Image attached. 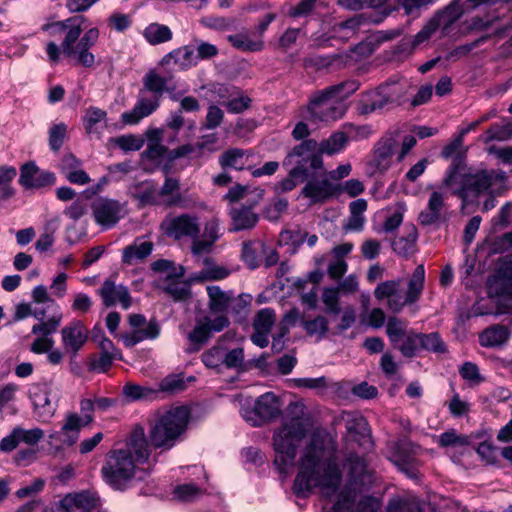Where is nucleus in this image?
Masks as SVG:
<instances>
[{
  "label": "nucleus",
  "instance_id": "f257e3e1",
  "mask_svg": "<svg viewBox=\"0 0 512 512\" xmlns=\"http://www.w3.org/2000/svg\"><path fill=\"white\" fill-rule=\"evenodd\" d=\"M337 447L327 433H315L301 450L297 461L298 472L293 490L298 496H307L318 488L325 496L337 492L342 472L337 463Z\"/></svg>",
  "mask_w": 512,
  "mask_h": 512
},
{
  "label": "nucleus",
  "instance_id": "f03ea898",
  "mask_svg": "<svg viewBox=\"0 0 512 512\" xmlns=\"http://www.w3.org/2000/svg\"><path fill=\"white\" fill-rule=\"evenodd\" d=\"M150 455L149 443L142 427H135L123 448L115 449L107 454L101 473L104 480L117 490H123L135 479H141L140 465Z\"/></svg>",
  "mask_w": 512,
  "mask_h": 512
},
{
  "label": "nucleus",
  "instance_id": "7ed1b4c3",
  "mask_svg": "<svg viewBox=\"0 0 512 512\" xmlns=\"http://www.w3.org/2000/svg\"><path fill=\"white\" fill-rule=\"evenodd\" d=\"M83 23V17L74 16L46 23L41 29L52 37L64 35L61 42L63 54L75 65L92 68L96 64V56L91 49L98 42L100 32L97 28H90L81 36Z\"/></svg>",
  "mask_w": 512,
  "mask_h": 512
},
{
  "label": "nucleus",
  "instance_id": "20e7f679",
  "mask_svg": "<svg viewBox=\"0 0 512 512\" xmlns=\"http://www.w3.org/2000/svg\"><path fill=\"white\" fill-rule=\"evenodd\" d=\"M504 176L495 170L477 169L461 172L458 167H450L441 188L453 189L464 201L480 195L492 194L494 187L502 184Z\"/></svg>",
  "mask_w": 512,
  "mask_h": 512
},
{
  "label": "nucleus",
  "instance_id": "39448f33",
  "mask_svg": "<svg viewBox=\"0 0 512 512\" xmlns=\"http://www.w3.org/2000/svg\"><path fill=\"white\" fill-rule=\"evenodd\" d=\"M359 85L357 80H347L315 93L309 101L308 118L321 122L341 119L346 113V106L341 100L357 91Z\"/></svg>",
  "mask_w": 512,
  "mask_h": 512
},
{
  "label": "nucleus",
  "instance_id": "423d86ee",
  "mask_svg": "<svg viewBox=\"0 0 512 512\" xmlns=\"http://www.w3.org/2000/svg\"><path fill=\"white\" fill-rule=\"evenodd\" d=\"M190 420L185 406L171 407L160 415L149 431L151 446L164 451L172 449L184 436Z\"/></svg>",
  "mask_w": 512,
  "mask_h": 512
},
{
  "label": "nucleus",
  "instance_id": "0eeeda50",
  "mask_svg": "<svg viewBox=\"0 0 512 512\" xmlns=\"http://www.w3.org/2000/svg\"><path fill=\"white\" fill-rule=\"evenodd\" d=\"M401 279L387 280L377 285L374 296L377 300H386L387 308L394 312H400L404 306L417 302L423 292L425 283V268L418 265L412 273L407 284L404 296L400 293Z\"/></svg>",
  "mask_w": 512,
  "mask_h": 512
},
{
  "label": "nucleus",
  "instance_id": "6e6552de",
  "mask_svg": "<svg viewBox=\"0 0 512 512\" xmlns=\"http://www.w3.org/2000/svg\"><path fill=\"white\" fill-rule=\"evenodd\" d=\"M307 429L303 421L293 418L286 422L273 436L274 465L281 473H287L294 465L297 444L305 437Z\"/></svg>",
  "mask_w": 512,
  "mask_h": 512
},
{
  "label": "nucleus",
  "instance_id": "1a4fd4ad",
  "mask_svg": "<svg viewBox=\"0 0 512 512\" xmlns=\"http://www.w3.org/2000/svg\"><path fill=\"white\" fill-rule=\"evenodd\" d=\"M239 412L243 419L252 426H260L281 413L279 398L272 392H267L253 400L250 396L238 395Z\"/></svg>",
  "mask_w": 512,
  "mask_h": 512
},
{
  "label": "nucleus",
  "instance_id": "9d476101",
  "mask_svg": "<svg viewBox=\"0 0 512 512\" xmlns=\"http://www.w3.org/2000/svg\"><path fill=\"white\" fill-rule=\"evenodd\" d=\"M317 147L316 140H304L286 156L283 165L291 167V169H298L300 170L299 173L307 176L308 167L314 170L322 167L323 161L321 156L317 154Z\"/></svg>",
  "mask_w": 512,
  "mask_h": 512
},
{
  "label": "nucleus",
  "instance_id": "9b49d317",
  "mask_svg": "<svg viewBox=\"0 0 512 512\" xmlns=\"http://www.w3.org/2000/svg\"><path fill=\"white\" fill-rule=\"evenodd\" d=\"M229 319L221 314L214 319L204 317L198 320L193 330L188 334V339L191 342V347L188 352H196L200 349L201 345L205 344L212 336L213 333L221 332L228 327Z\"/></svg>",
  "mask_w": 512,
  "mask_h": 512
},
{
  "label": "nucleus",
  "instance_id": "f8f14e48",
  "mask_svg": "<svg viewBox=\"0 0 512 512\" xmlns=\"http://www.w3.org/2000/svg\"><path fill=\"white\" fill-rule=\"evenodd\" d=\"M161 228L167 236L176 240L184 237L196 238L200 233L198 217L187 213L166 217Z\"/></svg>",
  "mask_w": 512,
  "mask_h": 512
},
{
  "label": "nucleus",
  "instance_id": "ddd939ff",
  "mask_svg": "<svg viewBox=\"0 0 512 512\" xmlns=\"http://www.w3.org/2000/svg\"><path fill=\"white\" fill-rule=\"evenodd\" d=\"M51 387L48 384H33L29 389V397L34 412L40 422L47 423L54 416L57 404L50 399Z\"/></svg>",
  "mask_w": 512,
  "mask_h": 512
},
{
  "label": "nucleus",
  "instance_id": "4468645a",
  "mask_svg": "<svg viewBox=\"0 0 512 512\" xmlns=\"http://www.w3.org/2000/svg\"><path fill=\"white\" fill-rule=\"evenodd\" d=\"M95 222L105 229L111 228L123 216V205L113 199L101 198L92 206Z\"/></svg>",
  "mask_w": 512,
  "mask_h": 512
},
{
  "label": "nucleus",
  "instance_id": "2eb2a0df",
  "mask_svg": "<svg viewBox=\"0 0 512 512\" xmlns=\"http://www.w3.org/2000/svg\"><path fill=\"white\" fill-rule=\"evenodd\" d=\"M56 182L55 174L40 170L34 162H27L20 168L19 183L25 189H41Z\"/></svg>",
  "mask_w": 512,
  "mask_h": 512
},
{
  "label": "nucleus",
  "instance_id": "dca6fc26",
  "mask_svg": "<svg viewBox=\"0 0 512 512\" xmlns=\"http://www.w3.org/2000/svg\"><path fill=\"white\" fill-rule=\"evenodd\" d=\"M445 198V193L440 190L433 191L430 194L426 208L418 216L421 225H437L446 220L447 205Z\"/></svg>",
  "mask_w": 512,
  "mask_h": 512
},
{
  "label": "nucleus",
  "instance_id": "f3484780",
  "mask_svg": "<svg viewBox=\"0 0 512 512\" xmlns=\"http://www.w3.org/2000/svg\"><path fill=\"white\" fill-rule=\"evenodd\" d=\"M490 289L498 295H508L512 305V255L501 258L493 277L489 280Z\"/></svg>",
  "mask_w": 512,
  "mask_h": 512
},
{
  "label": "nucleus",
  "instance_id": "a211bd4d",
  "mask_svg": "<svg viewBox=\"0 0 512 512\" xmlns=\"http://www.w3.org/2000/svg\"><path fill=\"white\" fill-rule=\"evenodd\" d=\"M99 499L84 491L67 494L57 506V512H91L98 506Z\"/></svg>",
  "mask_w": 512,
  "mask_h": 512
},
{
  "label": "nucleus",
  "instance_id": "6ab92c4d",
  "mask_svg": "<svg viewBox=\"0 0 512 512\" xmlns=\"http://www.w3.org/2000/svg\"><path fill=\"white\" fill-rule=\"evenodd\" d=\"M61 336L64 349L76 356L88 340V330L81 321L74 320L62 328Z\"/></svg>",
  "mask_w": 512,
  "mask_h": 512
},
{
  "label": "nucleus",
  "instance_id": "aec40b11",
  "mask_svg": "<svg viewBox=\"0 0 512 512\" xmlns=\"http://www.w3.org/2000/svg\"><path fill=\"white\" fill-rule=\"evenodd\" d=\"M276 320L274 310L263 308L256 314L253 321L254 333L251 335V341L260 348L269 344V334Z\"/></svg>",
  "mask_w": 512,
  "mask_h": 512
},
{
  "label": "nucleus",
  "instance_id": "412c9836",
  "mask_svg": "<svg viewBox=\"0 0 512 512\" xmlns=\"http://www.w3.org/2000/svg\"><path fill=\"white\" fill-rule=\"evenodd\" d=\"M197 64L194 50L190 46H182L162 57L159 65L167 70L186 71Z\"/></svg>",
  "mask_w": 512,
  "mask_h": 512
},
{
  "label": "nucleus",
  "instance_id": "4be33fe9",
  "mask_svg": "<svg viewBox=\"0 0 512 512\" xmlns=\"http://www.w3.org/2000/svg\"><path fill=\"white\" fill-rule=\"evenodd\" d=\"M86 426L87 424L80 419L79 414L69 412L65 415L60 431L51 433L49 437L60 440L66 446H72L78 441L81 429Z\"/></svg>",
  "mask_w": 512,
  "mask_h": 512
},
{
  "label": "nucleus",
  "instance_id": "5701e85b",
  "mask_svg": "<svg viewBox=\"0 0 512 512\" xmlns=\"http://www.w3.org/2000/svg\"><path fill=\"white\" fill-rule=\"evenodd\" d=\"M159 206L180 207L183 209L190 207V201L184 198L180 193V182L176 178L166 177L163 185L158 189Z\"/></svg>",
  "mask_w": 512,
  "mask_h": 512
},
{
  "label": "nucleus",
  "instance_id": "b1692460",
  "mask_svg": "<svg viewBox=\"0 0 512 512\" xmlns=\"http://www.w3.org/2000/svg\"><path fill=\"white\" fill-rule=\"evenodd\" d=\"M160 106L159 97H145L141 95L130 111L121 115V121L126 125L138 124L142 119L150 116Z\"/></svg>",
  "mask_w": 512,
  "mask_h": 512
},
{
  "label": "nucleus",
  "instance_id": "393cba45",
  "mask_svg": "<svg viewBox=\"0 0 512 512\" xmlns=\"http://www.w3.org/2000/svg\"><path fill=\"white\" fill-rule=\"evenodd\" d=\"M98 292L106 307L119 303L124 309H128L131 305L127 288L123 285H117L111 280L104 281Z\"/></svg>",
  "mask_w": 512,
  "mask_h": 512
},
{
  "label": "nucleus",
  "instance_id": "a878e982",
  "mask_svg": "<svg viewBox=\"0 0 512 512\" xmlns=\"http://www.w3.org/2000/svg\"><path fill=\"white\" fill-rule=\"evenodd\" d=\"M343 420L352 440L359 442L361 445L371 443L368 423L363 416L356 412H346L343 414Z\"/></svg>",
  "mask_w": 512,
  "mask_h": 512
},
{
  "label": "nucleus",
  "instance_id": "bb28decb",
  "mask_svg": "<svg viewBox=\"0 0 512 512\" xmlns=\"http://www.w3.org/2000/svg\"><path fill=\"white\" fill-rule=\"evenodd\" d=\"M337 192L334 186L327 178L321 180L312 179L303 187L301 194L309 198L312 203L324 202L331 198Z\"/></svg>",
  "mask_w": 512,
  "mask_h": 512
},
{
  "label": "nucleus",
  "instance_id": "cd10ccee",
  "mask_svg": "<svg viewBox=\"0 0 512 512\" xmlns=\"http://www.w3.org/2000/svg\"><path fill=\"white\" fill-rule=\"evenodd\" d=\"M82 121L85 132L89 136L101 139L102 130L108 125L107 112L101 108L90 106L85 110Z\"/></svg>",
  "mask_w": 512,
  "mask_h": 512
},
{
  "label": "nucleus",
  "instance_id": "c85d7f7f",
  "mask_svg": "<svg viewBox=\"0 0 512 512\" xmlns=\"http://www.w3.org/2000/svg\"><path fill=\"white\" fill-rule=\"evenodd\" d=\"M401 91L396 84H385L369 95V104L366 105V112L381 109L389 103L398 101Z\"/></svg>",
  "mask_w": 512,
  "mask_h": 512
},
{
  "label": "nucleus",
  "instance_id": "c756f323",
  "mask_svg": "<svg viewBox=\"0 0 512 512\" xmlns=\"http://www.w3.org/2000/svg\"><path fill=\"white\" fill-rule=\"evenodd\" d=\"M227 40L235 49L243 52H257L264 48L263 39L253 32H241L234 35H228Z\"/></svg>",
  "mask_w": 512,
  "mask_h": 512
},
{
  "label": "nucleus",
  "instance_id": "7c9ffc66",
  "mask_svg": "<svg viewBox=\"0 0 512 512\" xmlns=\"http://www.w3.org/2000/svg\"><path fill=\"white\" fill-rule=\"evenodd\" d=\"M153 246L154 245L151 241L137 238L133 244L124 248L122 253V262L132 265L137 261L144 260L152 253Z\"/></svg>",
  "mask_w": 512,
  "mask_h": 512
},
{
  "label": "nucleus",
  "instance_id": "2f4dec72",
  "mask_svg": "<svg viewBox=\"0 0 512 512\" xmlns=\"http://www.w3.org/2000/svg\"><path fill=\"white\" fill-rule=\"evenodd\" d=\"M209 297L208 307L214 313H224L227 311L233 300V293L224 291L217 285H210L206 288Z\"/></svg>",
  "mask_w": 512,
  "mask_h": 512
},
{
  "label": "nucleus",
  "instance_id": "473e14b6",
  "mask_svg": "<svg viewBox=\"0 0 512 512\" xmlns=\"http://www.w3.org/2000/svg\"><path fill=\"white\" fill-rule=\"evenodd\" d=\"M510 337V331L502 325H494L484 330L479 336V342L484 347H498L505 344Z\"/></svg>",
  "mask_w": 512,
  "mask_h": 512
},
{
  "label": "nucleus",
  "instance_id": "72a5a7b5",
  "mask_svg": "<svg viewBox=\"0 0 512 512\" xmlns=\"http://www.w3.org/2000/svg\"><path fill=\"white\" fill-rule=\"evenodd\" d=\"M250 153L240 148H230L219 156V164L223 168L242 170L248 163Z\"/></svg>",
  "mask_w": 512,
  "mask_h": 512
},
{
  "label": "nucleus",
  "instance_id": "f704fd0d",
  "mask_svg": "<svg viewBox=\"0 0 512 512\" xmlns=\"http://www.w3.org/2000/svg\"><path fill=\"white\" fill-rule=\"evenodd\" d=\"M233 229L236 231L251 229L258 222V215L251 207H236L230 212Z\"/></svg>",
  "mask_w": 512,
  "mask_h": 512
},
{
  "label": "nucleus",
  "instance_id": "c9c22d12",
  "mask_svg": "<svg viewBox=\"0 0 512 512\" xmlns=\"http://www.w3.org/2000/svg\"><path fill=\"white\" fill-rule=\"evenodd\" d=\"M347 143L348 135L344 131H336L318 144L317 151L319 154L335 155L343 151Z\"/></svg>",
  "mask_w": 512,
  "mask_h": 512
},
{
  "label": "nucleus",
  "instance_id": "e433bc0d",
  "mask_svg": "<svg viewBox=\"0 0 512 512\" xmlns=\"http://www.w3.org/2000/svg\"><path fill=\"white\" fill-rule=\"evenodd\" d=\"M133 197L138 201L139 206L158 205V188L152 182H143L136 186L132 192Z\"/></svg>",
  "mask_w": 512,
  "mask_h": 512
},
{
  "label": "nucleus",
  "instance_id": "4c0bfd02",
  "mask_svg": "<svg viewBox=\"0 0 512 512\" xmlns=\"http://www.w3.org/2000/svg\"><path fill=\"white\" fill-rule=\"evenodd\" d=\"M163 131L161 129H151L147 132V149L144 155L152 160L161 159L167 152V148L161 143Z\"/></svg>",
  "mask_w": 512,
  "mask_h": 512
},
{
  "label": "nucleus",
  "instance_id": "58836bf2",
  "mask_svg": "<svg viewBox=\"0 0 512 512\" xmlns=\"http://www.w3.org/2000/svg\"><path fill=\"white\" fill-rule=\"evenodd\" d=\"M266 252V245L260 240H252L243 243L242 259L250 269L259 266L260 256Z\"/></svg>",
  "mask_w": 512,
  "mask_h": 512
},
{
  "label": "nucleus",
  "instance_id": "ea45409f",
  "mask_svg": "<svg viewBox=\"0 0 512 512\" xmlns=\"http://www.w3.org/2000/svg\"><path fill=\"white\" fill-rule=\"evenodd\" d=\"M143 36L149 44L158 45L170 41L173 34L168 26L151 23L144 29Z\"/></svg>",
  "mask_w": 512,
  "mask_h": 512
},
{
  "label": "nucleus",
  "instance_id": "a19ab883",
  "mask_svg": "<svg viewBox=\"0 0 512 512\" xmlns=\"http://www.w3.org/2000/svg\"><path fill=\"white\" fill-rule=\"evenodd\" d=\"M205 267L191 277L192 282H204L208 280H221L229 275V270L223 266L212 265L210 260H204Z\"/></svg>",
  "mask_w": 512,
  "mask_h": 512
},
{
  "label": "nucleus",
  "instance_id": "79ce46f5",
  "mask_svg": "<svg viewBox=\"0 0 512 512\" xmlns=\"http://www.w3.org/2000/svg\"><path fill=\"white\" fill-rule=\"evenodd\" d=\"M418 233L414 226H411L406 235L400 236L393 240L392 249L400 256H407L414 251L415 243L417 241Z\"/></svg>",
  "mask_w": 512,
  "mask_h": 512
},
{
  "label": "nucleus",
  "instance_id": "37998d69",
  "mask_svg": "<svg viewBox=\"0 0 512 512\" xmlns=\"http://www.w3.org/2000/svg\"><path fill=\"white\" fill-rule=\"evenodd\" d=\"M164 291L175 301H185L191 296L190 284L180 278L166 280Z\"/></svg>",
  "mask_w": 512,
  "mask_h": 512
},
{
  "label": "nucleus",
  "instance_id": "c03bdc74",
  "mask_svg": "<svg viewBox=\"0 0 512 512\" xmlns=\"http://www.w3.org/2000/svg\"><path fill=\"white\" fill-rule=\"evenodd\" d=\"M403 32L402 28H394L390 30H380L371 34L367 40V42L361 44V48H366L367 46H371L368 49V52L371 53L376 47L381 45L384 42L391 41L397 37H399Z\"/></svg>",
  "mask_w": 512,
  "mask_h": 512
},
{
  "label": "nucleus",
  "instance_id": "a18cd8bd",
  "mask_svg": "<svg viewBox=\"0 0 512 512\" xmlns=\"http://www.w3.org/2000/svg\"><path fill=\"white\" fill-rule=\"evenodd\" d=\"M405 357H413L421 349L420 334L407 332L400 342L394 345Z\"/></svg>",
  "mask_w": 512,
  "mask_h": 512
},
{
  "label": "nucleus",
  "instance_id": "49530a36",
  "mask_svg": "<svg viewBox=\"0 0 512 512\" xmlns=\"http://www.w3.org/2000/svg\"><path fill=\"white\" fill-rule=\"evenodd\" d=\"M145 90L153 92V97H161L167 87V79L159 75L155 70L148 71L143 77Z\"/></svg>",
  "mask_w": 512,
  "mask_h": 512
},
{
  "label": "nucleus",
  "instance_id": "de8ad7c7",
  "mask_svg": "<svg viewBox=\"0 0 512 512\" xmlns=\"http://www.w3.org/2000/svg\"><path fill=\"white\" fill-rule=\"evenodd\" d=\"M120 357V353L101 352L98 356H91L88 359V370L98 373H105L112 366L115 359Z\"/></svg>",
  "mask_w": 512,
  "mask_h": 512
},
{
  "label": "nucleus",
  "instance_id": "09e8293b",
  "mask_svg": "<svg viewBox=\"0 0 512 512\" xmlns=\"http://www.w3.org/2000/svg\"><path fill=\"white\" fill-rule=\"evenodd\" d=\"M393 154V145L390 140L378 143L374 152V161L379 170L385 171L390 165V159Z\"/></svg>",
  "mask_w": 512,
  "mask_h": 512
},
{
  "label": "nucleus",
  "instance_id": "8fccbe9b",
  "mask_svg": "<svg viewBox=\"0 0 512 512\" xmlns=\"http://www.w3.org/2000/svg\"><path fill=\"white\" fill-rule=\"evenodd\" d=\"M152 270L155 272L165 274L166 280L170 278H181L185 274L183 266L176 264L173 261L161 259L152 263Z\"/></svg>",
  "mask_w": 512,
  "mask_h": 512
},
{
  "label": "nucleus",
  "instance_id": "3c124183",
  "mask_svg": "<svg viewBox=\"0 0 512 512\" xmlns=\"http://www.w3.org/2000/svg\"><path fill=\"white\" fill-rule=\"evenodd\" d=\"M363 22L364 17L362 15H356L346 21L334 25L333 31L341 38H350L359 30Z\"/></svg>",
  "mask_w": 512,
  "mask_h": 512
},
{
  "label": "nucleus",
  "instance_id": "603ef678",
  "mask_svg": "<svg viewBox=\"0 0 512 512\" xmlns=\"http://www.w3.org/2000/svg\"><path fill=\"white\" fill-rule=\"evenodd\" d=\"M404 210L405 209L402 204H396L394 208H389L386 211L382 230L386 233H390L396 230L403 222Z\"/></svg>",
  "mask_w": 512,
  "mask_h": 512
},
{
  "label": "nucleus",
  "instance_id": "864d4df0",
  "mask_svg": "<svg viewBox=\"0 0 512 512\" xmlns=\"http://www.w3.org/2000/svg\"><path fill=\"white\" fill-rule=\"evenodd\" d=\"M303 327L309 336L321 340L328 331V321L324 316H317L312 320L304 321Z\"/></svg>",
  "mask_w": 512,
  "mask_h": 512
},
{
  "label": "nucleus",
  "instance_id": "5fc2aeb1",
  "mask_svg": "<svg viewBox=\"0 0 512 512\" xmlns=\"http://www.w3.org/2000/svg\"><path fill=\"white\" fill-rule=\"evenodd\" d=\"M200 23L207 28L216 31H229L234 27L235 20L220 16H205L200 19Z\"/></svg>",
  "mask_w": 512,
  "mask_h": 512
},
{
  "label": "nucleus",
  "instance_id": "6e6d98bb",
  "mask_svg": "<svg viewBox=\"0 0 512 512\" xmlns=\"http://www.w3.org/2000/svg\"><path fill=\"white\" fill-rule=\"evenodd\" d=\"M340 291L337 287H327L322 292V301L326 311L331 314L340 313L339 296Z\"/></svg>",
  "mask_w": 512,
  "mask_h": 512
},
{
  "label": "nucleus",
  "instance_id": "4d7b16f0",
  "mask_svg": "<svg viewBox=\"0 0 512 512\" xmlns=\"http://www.w3.org/2000/svg\"><path fill=\"white\" fill-rule=\"evenodd\" d=\"M386 333L391 343L395 345L407 334L406 325L400 319L391 317L387 322Z\"/></svg>",
  "mask_w": 512,
  "mask_h": 512
},
{
  "label": "nucleus",
  "instance_id": "13d9d810",
  "mask_svg": "<svg viewBox=\"0 0 512 512\" xmlns=\"http://www.w3.org/2000/svg\"><path fill=\"white\" fill-rule=\"evenodd\" d=\"M421 349L443 353L446 347L438 333L420 334Z\"/></svg>",
  "mask_w": 512,
  "mask_h": 512
},
{
  "label": "nucleus",
  "instance_id": "bf43d9fd",
  "mask_svg": "<svg viewBox=\"0 0 512 512\" xmlns=\"http://www.w3.org/2000/svg\"><path fill=\"white\" fill-rule=\"evenodd\" d=\"M346 464L348 466L351 478L354 479L355 481L359 480L361 482H364V476L366 473L365 461L361 457L355 454H351L347 458Z\"/></svg>",
  "mask_w": 512,
  "mask_h": 512
},
{
  "label": "nucleus",
  "instance_id": "052dcab7",
  "mask_svg": "<svg viewBox=\"0 0 512 512\" xmlns=\"http://www.w3.org/2000/svg\"><path fill=\"white\" fill-rule=\"evenodd\" d=\"M113 142L123 151H138L144 145V140L136 135H122L113 139Z\"/></svg>",
  "mask_w": 512,
  "mask_h": 512
},
{
  "label": "nucleus",
  "instance_id": "680f3d73",
  "mask_svg": "<svg viewBox=\"0 0 512 512\" xmlns=\"http://www.w3.org/2000/svg\"><path fill=\"white\" fill-rule=\"evenodd\" d=\"M61 320H62L61 313L54 314L47 321L34 325L32 327V333L40 334L41 336L50 337V335L57 330V327L60 325Z\"/></svg>",
  "mask_w": 512,
  "mask_h": 512
},
{
  "label": "nucleus",
  "instance_id": "e2e57ef3",
  "mask_svg": "<svg viewBox=\"0 0 512 512\" xmlns=\"http://www.w3.org/2000/svg\"><path fill=\"white\" fill-rule=\"evenodd\" d=\"M67 126L64 123L53 125L49 130V146L52 150L58 151L66 137Z\"/></svg>",
  "mask_w": 512,
  "mask_h": 512
},
{
  "label": "nucleus",
  "instance_id": "0e129e2a",
  "mask_svg": "<svg viewBox=\"0 0 512 512\" xmlns=\"http://www.w3.org/2000/svg\"><path fill=\"white\" fill-rule=\"evenodd\" d=\"M153 393H154V390H152L151 388L140 386V385L133 384V383H127L123 387L124 396L132 401L148 398Z\"/></svg>",
  "mask_w": 512,
  "mask_h": 512
},
{
  "label": "nucleus",
  "instance_id": "69168bd1",
  "mask_svg": "<svg viewBox=\"0 0 512 512\" xmlns=\"http://www.w3.org/2000/svg\"><path fill=\"white\" fill-rule=\"evenodd\" d=\"M461 377L471 383L472 385H478L484 381V378L479 372V368L472 362H465L459 369Z\"/></svg>",
  "mask_w": 512,
  "mask_h": 512
},
{
  "label": "nucleus",
  "instance_id": "338daca9",
  "mask_svg": "<svg viewBox=\"0 0 512 512\" xmlns=\"http://www.w3.org/2000/svg\"><path fill=\"white\" fill-rule=\"evenodd\" d=\"M388 512H422L415 500L393 499L388 504Z\"/></svg>",
  "mask_w": 512,
  "mask_h": 512
},
{
  "label": "nucleus",
  "instance_id": "774afa93",
  "mask_svg": "<svg viewBox=\"0 0 512 512\" xmlns=\"http://www.w3.org/2000/svg\"><path fill=\"white\" fill-rule=\"evenodd\" d=\"M512 136V122L503 126L493 125L486 131L485 141L507 140Z\"/></svg>",
  "mask_w": 512,
  "mask_h": 512
}]
</instances>
